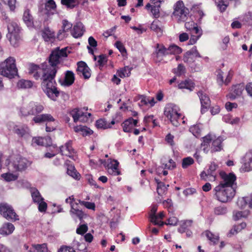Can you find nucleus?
I'll use <instances>...</instances> for the list:
<instances>
[{
    "instance_id": "59",
    "label": "nucleus",
    "mask_w": 252,
    "mask_h": 252,
    "mask_svg": "<svg viewBox=\"0 0 252 252\" xmlns=\"http://www.w3.org/2000/svg\"><path fill=\"white\" fill-rule=\"evenodd\" d=\"M249 201V198L248 197L240 198L237 201V205L239 208L242 209L247 205Z\"/></svg>"
},
{
    "instance_id": "10",
    "label": "nucleus",
    "mask_w": 252,
    "mask_h": 252,
    "mask_svg": "<svg viewBox=\"0 0 252 252\" xmlns=\"http://www.w3.org/2000/svg\"><path fill=\"white\" fill-rule=\"evenodd\" d=\"M0 214L8 220L15 221L19 220L12 206L6 203L0 204Z\"/></svg>"
},
{
    "instance_id": "2",
    "label": "nucleus",
    "mask_w": 252,
    "mask_h": 252,
    "mask_svg": "<svg viewBox=\"0 0 252 252\" xmlns=\"http://www.w3.org/2000/svg\"><path fill=\"white\" fill-rule=\"evenodd\" d=\"M222 180L213 189L217 199L222 203L230 201L235 194L236 177L233 173H220Z\"/></svg>"
},
{
    "instance_id": "15",
    "label": "nucleus",
    "mask_w": 252,
    "mask_h": 252,
    "mask_svg": "<svg viewBox=\"0 0 252 252\" xmlns=\"http://www.w3.org/2000/svg\"><path fill=\"white\" fill-rule=\"evenodd\" d=\"M218 165L215 163H211L207 171H203L200 174L201 179L205 181H214L217 175L216 170Z\"/></svg>"
},
{
    "instance_id": "33",
    "label": "nucleus",
    "mask_w": 252,
    "mask_h": 252,
    "mask_svg": "<svg viewBox=\"0 0 252 252\" xmlns=\"http://www.w3.org/2000/svg\"><path fill=\"white\" fill-rule=\"evenodd\" d=\"M78 204H71V208L70 211V214L75 215L80 220H81L86 215L84 212L78 208Z\"/></svg>"
},
{
    "instance_id": "31",
    "label": "nucleus",
    "mask_w": 252,
    "mask_h": 252,
    "mask_svg": "<svg viewBox=\"0 0 252 252\" xmlns=\"http://www.w3.org/2000/svg\"><path fill=\"white\" fill-rule=\"evenodd\" d=\"M164 217V212H160L158 215H156L155 217H153L151 219V221L152 223L154 225H158L160 226H162L164 224V222L162 221L161 220L163 219Z\"/></svg>"
},
{
    "instance_id": "6",
    "label": "nucleus",
    "mask_w": 252,
    "mask_h": 252,
    "mask_svg": "<svg viewBox=\"0 0 252 252\" xmlns=\"http://www.w3.org/2000/svg\"><path fill=\"white\" fill-rule=\"evenodd\" d=\"M44 109L43 105L39 102L31 101L23 106L20 109V113L23 116L32 115L36 116L41 113Z\"/></svg>"
},
{
    "instance_id": "12",
    "label": "nucleus",
    "mask_w": 252,
    "mask_h": 252,
    "mask_svg": "<svg viewBox=\"0 0 252 252\" xmlns=\"http://www.w3.org/2000/svg\"><path fill=\"white\" fill-rule=\"evenodd\" d=\"M201 58V56L198 52L196 46H193L190 50L186 52L183 56V60L188 63L195 71L200 70V67H193L192 63L194 62V58Z\"/></svg>"
},
{
    "instance_id": "13",
    "label": "nucleus",
    "mask_w": 252,
    "mask_h": 252,
    "mask_svg": "<svg viewBox=\"0 0 252 252\" xmlns=\"http://www.w3.org/2000/svg\"><path fill=\"white\" fill-rule=\"evenodd\" d=\"M31 164V162L26 158L19 155L13 158L11 165L15 171H22L26 169Z\"/></svg>"
},
{
    "instance_id": "14",
    "label": "nucleus",
    "mask_w": 252,
    "mask_h": 252,
    "mask_svg": "<svg viewBox=\"0 0 252 252\" xmlns=\"http://www.w3.org/2000/svg\"><path fill=\"white\" fill-rule=\"evenodd\" d=\"M168 55L167 48L162 44L157 43L155 45V51L153 53V58L156 63L160 62L163 57Z\"/></svg>"
},
{
    "instance_id": "1",
    "label": "nucleus",
    "mask_w": 252,
    "mask_h": 252,
    "mask_svg": "<svg viewBox=\"0 0 252 252\" xmlns=\"http://www.w3.org/2000/svg\"><path fill=\"white\" fill-rule=\"evenodd\" d=\"M66 50V48L61 50L57 48L50 55L48 63H42L40 66L32 64L30 68L29 73L32 74L36 80L40 79L42 80L41 86L43 92L54 101L56 100L59 95L55 80L59 69L58 65L62 57H67Z\"/></svg>"
},
{
    "instance_id": "17",
    "label": "nucleus",
    "mask_w": 252,
    "mask_h": 252,
    "mask_svg": "<svg viewBox=\"0 0 252 252\" xmlns=\"http://www.w3.org/2000/svg\"><path fill=\"white\" fill-rule=\"evenodd\" d=\"M70 115L73 117L74 122L79 121L80 122H85L88 120V116H91V113H85L82 110L78 108L73 109L70 112Z\"/></svg>"
},
{
    "instance_id": "58",
    "label": "nucleus",
    "mask_w": 252,
    "mask_h": 252,
    "mask_svg": "<svg viewBox=\"0 0 252 252\" xmlns=\"http://www.w3.org/2000/svg\"><path fill=\"white\" fill-rule=\"evenodd\" d=\"M193 163L194 160L192 158L190 157L185 158H183L182 160V167L183 168H186Z\"/></svg>"
},
{
    "instance_id": "16",
    "label": "nucleus",
    "mask_w": 252,
    "mask_h": 252,
    "mask_svg": "<svg viewBox=\"0 0 252 252\" xmlns=\"http://www.w3.org/2000/svg\"><path fill=\"white\" fill-rule=\"evenodd\" d=\"M108 163L107 164L105 160L100 159L101 164L104 166H106L108 169V172L111 175L114 176L119 175L120 174V171L118 169L119 162L117 160H112L109 159L108 160Z\"/></svg>"
},
{
    "instance_id": "32",
    "label": "nucleus",
    "mask_w": 252,
    "mask_h": 252,
    "mask_svg": "<svg viewBox=\"0 0 252 252\" xmlns=\"http://www.w3.org/2000/svg\"><path fill=\"white\" fill-rule=\"evenodd\" d=\"M212 141V138L210 135H208L203 137V141L201 144V148L205 154L208 153L210 150V143Z\"/></svg>"
},
{
    "instance_id": "36",
    "label": "nucleus",
    "mask_w": 252,
    "mask_h": 252,
    "mask_svg": "<svg viewBox=\"0 0 252 252\" xmlns=\"http://www.w3.org/2000/svg\"><path fill=\"white\" fill-rule=\"evenodd\" d=\"M178 88L187 89L191 91L194 88L193 83L190 80H186L180 83L178 85Z\"/></svg>"
},
{
    "instance_id": "38",
    "label": "nucleus",
    "mask_w": 252,
    "mask_h": 252,
    "mask_svg": "<svg viewBox=\"0 0 252 252\" xmlns=\"http://www.w3.org/2000/svg\"><path fill=\"white\" fill-rule=\"evenodd\" d=\"M31 192L32 200L34 203H39L40 201L43 200V198L41 196L39 191L35 188H32Z\"/></svg>"
},
{
    "instance_id": "28",
    "label": "nucleus",
    "mask_w": 252,
    "mask_h": 252,
    "mask_svg": "<svg viewBox=\"0 0 252 252\" xmlns=\"http://www.w3.org/2000/svg\"><path fill=\"white\" fill-rule=\"evenodd\" d=\"M155 181L157 185V192L159 196H162L166 192L167 187H169V185H166L163 182L160 181L159 179L157 178H155Z\"/></svg>"
},
{
    "instance_id": "34",
    "label": "nucleus",
    "mask_w": 252,
    "mask_h": 252,
    "mask_svg": "<svg viewBox=\"0 0 252 252\" xmlns=\"http://www.w3.org/2000/svg\"><path fill=\"white\" fill-rule=\"evenodd\" d=\"M23 19L28 27H32L33 25V17L30 14V10L29 9H27L24 11Z\"/></svg>"
},
{
    "instance_id": "51",
    "label": "nucleus",
    "mask_w": 252,
    "mask_h": 252,
    "mask_svg": "<svg viewBox=\"0 0 252 252\" xmlns=\"http://www.w3.org/2000/svg\"><path fill=\"white\" fill-rule=\"evenodd\" d=\"M144 122L146 126L150 127H155L157 126L155 120L154 119L153 115L145 116L144 119Z\"/></svg>"
},
{
    "instance_id": "24",
    "label": "nucleus",
    "mask_w": 252,
    "mask_h": 252,
    "mask_svg": "<svg viewBox=\"0 0 252 252\" xmlns=\"http://www.w3.org/2000/svg\"><path fill=\"white\" fill-rule=\"evenodd\" d=\"M52 143L50 137L43 138L41 137H33L32 139V145L49 146Z\"/></svg>"
},
{
    "instance_id": "29",
    "label": "nucleus",
    "mask_w": 252,
    "mask_h": 252,
    "mask_svg": "<svg viewBox=\"0 0 252 252\" xmlns=\"http://www.w3.org/2000/svg\"><path fill=\"white\" fill-rule=\"evenodd\" d=\"M212 146L211 147V152H216L220 151L222 149L221 143L223 139L221 137H218L217 139L213 140Z\"/></svg>"
},
{
    "instance_id": "19",
    "label": "nucleus",
    "mask_w": 252,
    "mask_h": 252,
    "mask_svg": "<svg viewBox=\"0 0 252 252\" xmlns=\"http://www.w3.org/2000/svg\"><path fill=\"white\" fill-rule=\"evenodd\" d=\"M242 169L243 171L252 170V152L247 153L242 159Z\"/></svg>"
},
{
    "instance_id": "5",
    "label": "nucleus",
    "mask_w": 252,
    "mask_h": 252,
    "mask_svg": "<svg viewBox=\"0 0 252 252\" xmlns=\"http://www.w3.org/2000/svg\"><path fill=\"white\" fill-rule=\"evenodd\" d=\"M179 107L175 104L168 103L164 108V114L165 116L170 120L172 124L175 126L179 125V119L182 115L180 113Z\"/></svg>"
},
{
    "instance_id": "61",
    "label": "nucleus",
    "mask_w": 252,
    "mask_h": 252,
    "mask_svg": "<svg viewBox=\"0 0 252 252\" xmlns=\"http://www.w3.org/2000/svg\"><path fill=\"white\" fill-rule=\"evenodd\" d=\"M206 236L207 238L214 244L217 243L219 240L218 236L215 235L212 232L210 231H207L206 232Z\"/></svg>"
},
{
    "instance_id": "20",
    "label": "nucleus",
    "mask_w": 252,
    "mask_h": 252,
    "mask_svg": "<svg viewBox=\"0 0 252 252\" xmlns=\"http://www.w3.org/2000/svg\"><path fill=\"white\" fill-rule=\"evenodd\" d=\"M201 104V112L203 113L205 109H207L210 105V100L208 96L203 91H200L197 93Z\"/></svg>"
},
{
    "instance_id": "7",
    "label": "nucleus",
    "mask_w": 252,
    "mask_h": 252,
    "mask_svg": "<svg viewBox=\"0 0 252 252\" xmlns=\"http://www.w3.org/2000/svg\"><path fill=\"white\" fill-rule=\"evenodd\" d=\"M56 11V4L54 0H49L45 4L44 7L39 9V16L44 23L47 22L52 18Z\"/></svg>"
},
{
    "instance_id": "42",
    "label": "nucleus",
    "mask_w": 252,
    "mask_h": 252,
    "mask_svg": "<svg viewBox=\"0 0 252 252\" xmlns=\"http://www.w3.org/2000/svg\"><path fill=\"white\" fill-rule=\"evenodd\" d=\"M63 26L62 29L60 30L59 32L58 36L59 38V36L62 34V32H68L72 27L71 23L69 22L66 20H63L62 22Z\"/></svg>"
},
{
    "instance_id": "53",
    "label": "nucleus",
    "mask_w": 252,
    "mask_h": 252,
    "mask_svg": "<svg viewBox=\"0 0 252 252\" xmlns=\"http://www.w3.org/2000/svg\"><path fill=\"white\" fill-rule=\"evenodd\" d=\"M192 9L194 12L198 13L199 16V21H200L202 18L205 15L203 10L201 8V4L194 5L192 6Z\"/></svg>"
},
{
    "instance_id": "52",
    "label": "nucleus",
    "mask_w": 252,
    "mask_h": 252,
    "mask_svg": "<svg viewBox=\"0 0 252 252\" xmlns=\"http://www.w3.org/2000/svg\"><path fill=\"white\" fill-rule=\"evenodd\" d=\"M249 215V211L246 210L244 211H238L234 213L233 219L235 220H237L242 218H247Z\"/></svg>"
},
{
    "instance_id": "37",
    "label": "nucleus",
    "mask_w": 252,
    "mask_h": 252,
    "mask_svg": "<svg viewBox=\"0 0 252 252\" xmlns=\"http://www.w3.org/2000/svg\"><path fill=\"white\" fill-rule=\"evenodd\" d=\"M74 129L75 132H80L83 136L91 135L93 133V131L86 126H75Z\"/></svg>"
},
{
    "instance_id": "45",
    "label": "nucleus",
    "mask_w": 252,
    "mask_h": 252,
    "mask_svg": "<svg viewBox=\"0 0 252 252\" xmlns=\"http://www.w3.org/2000/svg\"><path fill=\"white\" fill-rule=\"evenodd\" d=\"M202 128L199 125L192 126L189 128V131L196 138H199L201 136Z\"/></svg>"
},
{
    "instance_id": "55",
    "label": "nucleus",
    "mask_w": 252,
    "mask_h": 252,
    "mask_svg": "<svg viewBox=\"0 0 252 252\" xmlns=\"http://www.w3.org/2000/svg\"><path fill=\"white\" fill-rule=\"evenodd\" d=\"M214 212L216 215H224L227 213V209L224 206H220L214 209Z\"/></svg>"
},
{
    "instance_id": "43",
    "label": "nucleus",
    "mask_w": 252,
    "mask_h": 252,
    "mask_svg": "<svg viewBox=\"0 0 252 252\" xmlns=\"http://www.w3.org/2000/svg\"><path fill=\"white\" fill-rule=\"evenodd\" d=\"M167 51L168 55L170 54H179L182 51V49L180 47L175 44H172L169 46L167 48Z\"/></svg>"
},
{
    "instance_id": "27",
    "label": "nucleus",
    "mask_w": 252,
    "mask_h": 252,
    "mask_svg": "<svg viewBox=\"0 0 252 252\" xmlns=\"http://www.w3.org/2000/svg\"><path fill=\"white\" fill-rule=\"evenodd\" d=\"M84 26L81 23H77L73 27L71 34L73 37L77 38L81 36L84 33Z\"/></svg>"
},
{
    "instance_id": "60",
    "label": "nucleus",
    "mask_w": 252,
    "mask_h": 252,
    "mask_svg": "<svg viewBox=\"0 0 252 252\" xmlns=\"http://www.w3.org/2000/svg\"><path fill=\"white\" fill-rule=\"evenodd\" d=\"M61 3L67 8H73L76 6V0H61Z\"/></svg>"
},
{
    "instance_id": "48",
    "label": "nucleus",
    "mask_w": 252,
    "mask_h": 252,
    "mask_svg": "<svg viewBox=\"0 0 252 252\" xmlns=\"http://www.w3.org/2000/svg\"><path fill=\"white\" fill-rule=\"evenodd\" d=\"M248 19V16L245 15L243 17H239V19L240 21H233L231 25L232 28L233 29H240L242 27V24L241 22H242L245 23V22H247V19Z\"/></svg>"
},
{
    "instance_id": "25",
    "label": "nucleus",
    "mask_w": 252,
    "mask_h": 252,
    "mask_svg": "<svg viewBox=\"0 0 252 252\" xmlns=\"http://www.w3.org/2000/svg\"><path fill=\"white\" fill-rule=\"evenodd\" d=\"M14 229L15 227L13 224L10 222L5 223L0 228V234L3 235H8L11 234Z\"/></svg>"
},
{
    "instance_id": "40",
    "label": "nucleus",
    "mask_w": 252,
    "mask_h": 252,
    "mask_svg": "<svg viewBox=\"0 0 252 252\" xmlns=\"http://www.w3.org/2000/svg\"><path fill=\"white\" fill-rule=\"evenodd\" d=\"M185 27L188 31H190L191 33H197L201 30L197 27L196 24L193 21L186 22Z\"/></svg>"
},
{
    "instance_id": "8",
    "label": "nucleus",
    "mask_w": 252,
    "mask_h": 252,
    "mask_svg": "<svg viewBox=\"0 0 252 252\" xmlns=\"http://www.w3.org/2000/svg\"><path fill=\"white\" fill-rule=\"evenodd\" d=\"M32 120L35 123L46 122V131L51 132L56 129L55 119L50 114H42L34 116Z\"/></svg>"
},
{
    "instance_id": "9",
    "label": "nucleus",
    "mask_w": 252,
    "mask_h": 252,
    "mask_svg": "<svg viewBox=\"0 0 252 252\" xmlns=\"http://www.w3.org/2000/svg\"><path fill=\"white\" fill-rule=\"evenodd\" d=\"M189 14V9L185 7L182 1H178L174 5L173 15L179 22H184Z\"/></svg>"
},
{
    "instance_id": "4",
    "label": "nucleus",
    "mask_w": 252,
    "mask_h": 252,
    "mask_svg": "<svg viewBox=\"0 0 252 252\" xmlns=\"http://www.w3.org/2000/svg\"><path fill=\"white\" fill-rule=\"evenodd\" d=\"M0 74L9 78H14L18 74L15 59L10 57L0 64Z\"/></svg>"
},
{
    "instance_id": "47",
    "label": "nucleus",
    "mask_w": 252,
    "mask_h": 252,
    "mask_svg": "<svg viewBox=\"0 0 252 252\" xmlns=\"http://www.w3.org/2000/svg\"><path fill=\"white\" fill-rule=\"evenodd\" d=\"M215 3L220 11L221 12H224L228 5V2L227 0H215Z\"/></svg>"
},
{
    "instance_id": "44",
    "label": "nucleus",
    "mask_w": 252,
    "mask_h": 252,
    "mask_svg": "<svg viewBox=\"0 0 252 252\" xmlns=\"http://www.w3.org/2000/svg\"><path fill=\"white\" fill-rule=\"evenodd\" d=\"M67 173L75 179H79L80 176L79 173L77 172V170L75 169L74 166L72 165L68 166Z\"/></svg>"
},
{
    "instance_id": "64",
    "label": "nucleus",
    "mask_w": 252,
    "mask_h": 252,
    "mask_svg": "<svg viewBox=\"0 0 252 252\" xmlns=\"http://www.w3.org/2000/svg\"><path fill=\"white\" fill-rule=\"evenodd\" d=\"M98 60L97 61L98 64L102 66L105 63H107V56L105 55L101 54L98 57Z\"/></svg>"
},
{
    "instance_id": "23",
    "label": "nucleus",
    "mask_w": 252,
    "mask_h": 252,
    "mask_svg": "<svg viewBox=\"0 0 252 252\" xmlns=\"http://www.w3.org/2000/svg\"><path fill=\"white\" fill-rule=\"evenodd\" d=\"M137 123V121L134 120L132 118L127 119L122 124L124 131L125 132H131L134 127L136 126Z\"/></svg>"
},
{
    "instance_id": "18",
    "label": "nucleus",
    "mask_w": 252,
    "mask_h": 252,
    "mask_svg": "<svg viewBox=\"0 0 252 252\" xmlns=\"http://www.w3.org/2000/svg\"><path fill=\"white\" fill-rule=\"evenodd\" d=\"M76 72L80 76L82 75L85 79H89L91 75L90 69L83 61L78 62Z\"/></svg>"
},
{
    "instance_id": "54",
    "label": "nucleus",
    "mask_w": 252,
    "mask_h": 252,
    "mask_svg": "<svg viewBox=\"0 0 252 252\" xmlns=\"http://www.w3.org/2000/svg\"><path fill=\"white\" fill-rule=\"evenodd\" d=\"M173 72L178 76H181L185 73L186 68L182 64H179L177 68L173 69Z\"/></svg>"
},
{
    "instance_id": "62",
    "label": "nucleus",
    "mask_w": 252,
    "mask_h": 252,
    "mask_svg": "<svg viewBox=\"0 0 252 252\" xmlns=\"http://www.w3.org/2000/svg\"><path fill=\"white\" fill-rule=\"evenodd\" d=\"M175 167L176 163L172 159H169L167 163H162V167L164 169H173Z\"/></svg>"
},
{
    "instance_id": "56",
    "label": "nucleus",
    "mask_w": 252,
    "mask_h": 252,
    "mask_svg": "<svg viewBox=\"0 0 252 252\" xmlns=\"http://www.w3.org/2000/svg\"><path fill=\"white\" fill-rule=\"evenodd\" d=\"M1 177L7 182L15 181L17 179V176L11 173H6L1 174Z\"/></svg>"
},
{
    "instance_id": "35",
    "label": "nucleus",
    "mask_w": 252,
    "mask_h": 252,
    "mask_svg": "<svg viewBox=\"0 0 252 252\" xmlns=\"http://www.w3.org/2000/svg\"><path fill=\"white\" fill-rule=\"evenodd\" d=\"M42 36L45 41H49L54 38L55 34L54 32L47 27L42 31Z\"/></svg>"
},
{
    "instance_id": "39",
    "label": "nucleus",
    "mask_w": 252,
    "mask_h": 252,
    "mask_svg": "<svg viewBox=\"0 0 252 252\" xmlns=\"http://www.w3.org/2000/svg\"><path fill=\"white\" fill-rule=\"evenodd\" d=\"M156 102L153 97L146 96L143 95V107L146 106L148 108L154 106Z\"/></svg>"
},
{
    "instance_id": "11",
    "label": "nucleus",
    "mask_w": 252,
    "mask_h": 252,
    "mask_svg": "<svg viewBox=\"0 0 252 252\" xmlns=\"http://www.w3.org/2000/svg\"><path fill=\"white\" fill-rule=\"evenodd\" d=\"M8 128L16 133L19 137L28 140L31 138L30 131L26 125H15L13 123H9Z\"/></svg>"
},
{
    "instance_id": "57",
    "label": "nucleus",
    "mask_w": 252,
    "mask_h": 252,
    "mask_svg": "<svg viewBox=\"0 0 252 252\" xmlns=\"http://www.w3.org/2000/svg\"><path fill=\"white\" fill-rule=\"evenodd\" d=\"M119 76L121 78L128 77L130 74V68L126 66L118 72Z\"/></svg>"
},
{
    "instance_id": "21",
    "label": "nucleus",
    "mask_w": 252,
    "mask_h": 252,
    "mask_svg": "<svg viewBox=\"0 0 252 252\" xmlns=\"http://www.w3.org/2000/svg\"><path fill=\"white\" fill-rule=\"evenodd\" d=\"M74 74L72 71L67 70L65 72L63 80L59 79V82L63 86H69L74 82Z\"/></svg>"
},
{
    "instance_id": "49",
    "label": "nucleus",
    "mask_w": 252,
    "mask_h": 252,
    "mask_svg": "<svg viewBox=\"0 0 252 252\" xmlns=\"http://www.w3.org/2000/svg\"><path fill=\"white\" fill-rule=\"evenodd\" d=\"M95 126L97 128L107 129L111 128L110 124H108L104 119H99L96 121Z\"/></svg>"
},
{
    "instance_id": "50",
    "label": "nucleus",
    "mask_w": 252,
    "mask_h": 252,
    "mask_svg": "<svg viewBox=\"0 0 252 252\" xmlns=\"http://www.w3.org/2000/svg\"><path fill=\"white\" fill-rule=\"evenodd\" d=\"M191 35L189 41V45H193L199 39V38L201 37L202 32V30L199 31V32L197 33H191Z\"/></svg>"
},
{
    "instance_id": "46",
    "label": "nucleus",
    "mask_w": 252,
    "mask_h": 252,
    "mask_svg": "<svg viewBox=\"0 0 252 252\" xmlns=\"http://www.w3.org/2000/svg\"><path fill=\"white\" fill-rule=\"evenodd\" d=\"M33 83L30 80H20L17 83V87L21 89H28L31 88Z\"/></svg>"
},
{
    "instance_id": "63",
    "label": "nucleus",
    "mask_w": 252,
    "mask_h": 252,
    "mask_svg": "<svg viewBox=\"0 0 252 252\" xmlns=\"http://www.w3.org/2000/svg\"><path fill=\"white\" fill-rule=\"evenodd\" d=\"M150 208V212L149 214V220L151 222L152 218L155 217L156 215V212L158 210V205L156 204L152 205Z\"/></svg>"
},
{
    "instance_id": "30",
    "label": "nucleus",
    "mask_w": 252,
    "mask_h": 252,
    "mask_svg": "<svg viewBox=\"0 0 252 252\" xmlns=\"http://www.w3.org/2000/svg\"><path fill=\"white\" fill-rule=\"evenodd\" d=\"M160 4L151 5L148 3L146 6V8L150 11L154 18H157L159 16Z\"/></svg>"
},
{
    "instance_id": "26",
    "label": "nucleus",
    "mask_w": 252,
    "mask_h": 252,
    "mask_svg": "<svg viewBox=\"0 0 252 252\" xmlns=\"http://www.w3.org/2000/svg\"><path fill=\"white\" fill-rule=\"evenodd\" d=\"M244 86L241 84H237L232 87L230 97L233 99L235 98L237 96H240L243 91L244 90Z\"/></svg>"
},
{
    "instance_id": "22",
    "label": "nucleus",
    "mask_w": 252,
    "mask_h": 252,
    "mask_svg": "<svg viewBox=\"0 0 252 252\" xmlns=\"http://www.w3.org/2000/svg\"><path fill=\"white\" fill-rule=\"evenodd\" d=\"M60 152L62 155H64L69 158L73 157L75 152L72 147V141H69L64 146L60 147Z\"/></svg>"
},
{
    "instance_id": "3",
    "label": "nucleus",
    "mask_w": 252,
    "mask_h": 252,
    "mask_svg": "<svg viewBox=\"0 0 252 252\" xmlns=\"http://www.w3.org/2000/svg\"><path fill=\"white\" fill-rule=\"evenodd\" d=\"M7 27L8 33L6 34V37L9 41L11 45L14 47L19 46L21 40V28L18 24L13 21L8 19Z\"/></svg>"
},
{
    "instance_id": "41",
    "label": "nucleus",
    "mask_w": 252,
    "mask_h": 252,
    "mask_svg": "<svg viewBox=\"0 0 252 252\" xmlns=\"http://www.w3.org/2000/svg\"><path fill=\"white\" fill-rule=\"evenodd\" d=\"M151 29L160 35L161 34L162 32L161 23L158 20H155L153 22L151 25Z\"/></svg>"
}]
</instances>
